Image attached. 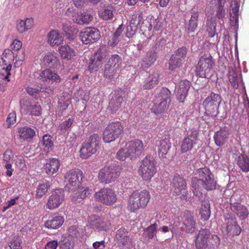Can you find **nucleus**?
Instances as JSON below:
<instances>
[{
    "mask_svg": "<svg viewBox=\"0 0 249 249\" xmlns=\"http://www.w3.org/2000/svg\"><path fill=\"white\" fill-rule=\"evenodd\" d=\"M60 166V161L56 158H52L49 159L45 164L44 170L48 175H53L58 171Z\"/></svg>",
    "mask_w": 249,
    "mask_h": 249,
    "instance_id": "26",
    "label": "nucleus"
},
{
    "mask_svg": "<svg viewBox=\"0 0 249 249\" xmlns=\"http://www.w3.org/2000/svg\"><path fill=\"white\" fill-rule=\"evenodd\" d=\"M58 51L63 59L69 60L72 59L76 54L74 50L68 45H61Z\"/></svg>",
    "mask_w": 249,
    "mask_h": 249,
    "instance_id": "29",
    "label": "nucleus"
},
{
    "mask_svg": "<svg viewBox=\"0 0 249 249\" xmlns=\"http://www.w3.org/2000/svg\"><path fill=\"white\" fill-rule=\"evenodd\" d=\"M201 219L204 221L209 219L211 215L210 203L207 201H202L199 210Z\"/></svg>",
    "mask_w": 249,
    "mask_h": 249,
    "instance_id": "39",
    "label": "nucleus"
},
{
    "mask_svg": "<svg viewBox=\"0 0 249 249\" xmlns=\"http://www.w3.org/2000/svg\"><path fill=\"white\" fill-rule=\"evenodd\" d=\"M196 144V142H195L194 140H191L189 138L184 137L181 145V152L186 153L191 151Z\"/></svg>",
    "mask_w": 249,
    "mask_h": 249,
    "instance_id": "45",
    "label": "nucleus"
},
{
    "mask_svg": "<svg viewBox=\"0 0 249 249\" xmlns=\"http://www.w3.org/2000/svg\"><path fill=\"white\" fill-rule=\"evenodd\" d=\"M5 249H22L20 240L17 237H14Z\"/></svg>",
    "mask_w": 249,
    "mask_h": 249,
    "instance_id": "62",
    "label": "nucleus"
},
{
    "mask_svg": "<svg viewBox=\"0 0 249 249\" xmlns=\"http://www.w3.org/2000/svg\"><path fill=\"white\" fill-rule=\"evenodd\" d=\"M94 197L96 201L106 206L112 205L117 201L115 191L109 188H103L95 192Z\"/></svg>",
    "mask_w": 249,
    "mask_h": 249,
    "instance_id": "11",
    "label": "nucleus"
},
{
    "mask_svg": "<svg viewBox=\"0 0 249 249\" xmlns=\"http://www.w3.org/2000/svg\"><path fill=\"white\" fill-rule=\"evenodd\" d=\"M65 181L69 192L76 190L83 182L84 175L79 169L74 168L67 172L65 175Z\"/></svg>",
    "mask_w": 249,
    "mask_h": 249,
    "instance_id": "8",
    "label": "nucleus"
},
{
    "mask_svg": "<svg viewBox=\"0 0 249 249\" xmlns=\"http://www.w3.org/2000/svg\"><path fill=\"white\" fill-rule=\"evenodd\" d=\"M170 147L171 143L169 138L165 137V138L162 139L158 146L159 156L162 158H165Z\"/></svg>",
    "mask_w": 249,
    "mask_h": 249,
    "instance_id": "31",
    "label": "nucleus"
},
{
    "mask_svg": "<svg viewBox=\"0 0 249 249\" xmlns=\"http://www.w3.org/2000/svg\"><path fill=\"white\" fill-rule=\"evenodd\" d=\"M120 174L119 169L116 167L106 166L100 169L98 178L101 183L107 184L115 181Z\"/></svg>",
    "mask_w": 249,
    "mask_h": 249,
    "instance_id": "12",
    "label": "nucleus"
},
{
    "mask_svg": "<svg viewBox=\"0 0 249 249\" xmlns=\"http://www.w3.org/2000/svg\"><path fill=\"white\" fill-rule=\"evenodd\" d=\"M230 134V129L228 127L224 126L220 128L214 134L213 140L215 144L218 146H222L228 142Z\"/></svg>",
    "mask_w": 249,
    "mask_h": 249,
    "instance_id": "20",
    "label": "nucleus"
},
{
    "mask_svg": "<svg viewBox=\"0 0 249 249\" xmlns=\"http://www.w3.org/2000/svg\"><path fill=\"white\" fill-rule=\"evenodd\" d=\"M40 79L44 82L59 83L61 81L60 77L54 71L49 69L42 71L39 73Z\"/></svg>",
    "mask_w": 249,
    "mask_h": 249,
    "instance_id": "21",
    "label": "nucleus"
},
{
    "mask_svg": "<svg viewBox=\"0 0 249 249\" xmlns=\"http://www.w3.org/2000/svg\"><path fill=\"white\" fill-rule=\"evenodd\" d=\"M116 238L118 241L123 245L130 242L131 239L128 235V231L124 228L119 229L116 233Z\"/></svg>",
    "mask_w": 249,
    "mask_h": 249,
    "instance_id": "36",
    "label": "nucleus"
},
{
    "mask_svg": "<svg viewBox=\"0 0 249 249\" xmlns=\"http://www.w3.org/2000/svg\"><path fill=\"white\" fill-rule=\"evenodd\" d=\"M103 64L93 57H91L89 65V70L90 73L97 71L102 66Z\"/></svg>",
    "mask_w": 249,
    "mask_h": 249,
    "instance_id": "54",
    "label": "nucleus"
},
{
    "mask_svg": "<svg viewBox=\"0 0 249 249\" xmlns=\"http://www.w3.org/2000/svg\"><path fill=\"white\" fill-rule=\"evenodd\" d=\"M122 63V59L120 55L112 54L109 58L107 64L119 70L121 67Z\"/></svg>",
    "mask_w": 249,
    "mask_h": 249,
    "instance_id": "48",
    "label": "nucleus"
},
{
    "mask_svg": "<svg viewBox=\"0 0 249 249\" xmlns=\"http://www.w3.org/2000/svg\"><path fill=\"white\" fill-rule=\"evenodd\" d=\"M168 64L169 70L174 71L181 66L182 62L178 59L172 55L169 60Z\"/></svg>",
    "mask_w": 249,
    "mask_h": 249,
    "instance_id": "60",
    "label": "nucleus"
},
{
    "mask_svg": "<svg viewBox=\"0 0 249 249\" xmlns=\"http://www.w3.org/2000/svg\"><path fill=\"white\" fill-rule=\"evenodd\" d=\"M229 80L232 87L234 89L238 87V78L237 73L234 71H231L229 72Z\"/></svg>",
    "mask_w": 249,
    "mask_h": 249,
    "instance_id": "59",
    "label": "nucleus"
},
{
    "mask_svg": "<svg viewBox=\"0 0 249 249\" xmlns=\"http://www.w3.org/2000/svg\"><path fill=\"white\" fill-rule=\"evenodd\" d=\"M172 186L174 193L178 196L181 195V198L186 199L188 191L186 180L182 177L175 175L172 181Z\"/></svg>",
    "mask_w": 249,
    "mask_h": 249,
    "instance_id": "16",
    "label": "nucleus"
},
{
    "mask_svg": "<svg viewBox=\"0 0 249 249\" xmlns=\"http://www.w3.org/2000/svg\"><path fill=\"white\" fill-rule=\"evenodd\" d=\"M158 58L157 49L153 47L152 50L147 52L145 55L140 62V69L146 70L150 68Z\"/></svg>",
    "mask_w": 249,
    "mask_h": 249,
    "instance_id": "18",
    "label": "nucleus"
},
{
    "mask_svg": "<svg viewBox=\"0 0 249 249\" xmlns=\"http://www.w3.org/2000/svg\"><path fill=\"white\" fill-rule=\"evenodd\" d=\"M42 64L46 67L55 68L59 65V58L54 52H48L42 56Z\"/></svg>",
    "mask_w": 249,
    "mask_h": 249,
    "instance_id": "22",
    "label": "nucleus"
},
{
    "mask_svg": "<svg viewBox=\"0 0 249 249\" xmlns=\"http://www.w3.org/2000/svg\"><path fill=\"white\" fill-rule=\"evenodd\" d=\"M123 101V98L118 94L112 96L109 104V108L112 113H115L121 107Z\"/></svg>",
    "mask_w": 249,
    "mask_h": 249,
    "instance_id": "33",
    "label": "nucleus"
},
{
    "mask_svg": "<svg viewBox=\"0 0 249 249\" xmlns=\"http://www.w3.org/2000/svg\"><path fill=\"white\" fill-rule=\"evenodd\" d=\"M222 229L224 231L231 236L238 235L241 232V227L238 225L236 218L233 217H227L225 219Z\"/></svg>",
    "mask_w": 249,
    "mask_h": 249,
    "instance_id": "17",
    "label": "nucleus"
},
{
    "mask_svg": "<svg viewBox=\"0 0 249 249\" xmlns=\"http://www.w3.org/2000/svg\"><path fill=\"white\" fill-rule=\"evenodd\" d=\"M12 65H8L7 62L1 58L0 59V74L3 75L5 74L6 75L3 79L7 81H10L9 76L11 75Z\"/></svg>",
    "mask_w": 249,
    "mask_h": 249,
    "instance_id": "43",
    "label": "nucleus"
},
{
    "mask_svg": "<svg viewBox=\"0 0 249 249\" xmlns=\"http://www.w3.org/2000/svg\"><path fill=\"white\" fill-rule=\"evenodd\" d=\"M221 96L214 92H212L203 101L205 113L212 118H214L219 113L218 108L221 102Z\"/></svg>",
    "mask_w": 249,
    "mask_h": 249,
    "instance_id": "9",
    "label": "nucleus"
},
{
    "mask_svg": "<svg viewBox=\"0 0 249 249\" xmlns=\"http://www.w3.org/2000/svg\"><path fill=\"white\" fill-rule=\"evenodd\" d=\"M118 71V69L106 64L103 73L104 77L107 79L112 80L117 76Z\"/></svg>",
    "mask_w": 249,
    "mask_h": 249,
    "instance_id": "46",
    "label": "nucleus"
},
{
    "mask_svg": "<svg viewBox=\"0 0 249 249\" xmlns=\"http://www.w3.org/2000/svg\"><path fill=\"white\" fill-rule=\"evenodd\" d=\"M138 172L142 180L150 182L157 172L156 162L153 157L147 155L140 162Z\"/></svg>",
    "mask_w": 249,
    "mask_h": 249,
    "instance_id": "5",
    "label": "nucleus"
},
{
    "mask_svg": "<svg viewBox=\"0 0 249 249\" xmlns=\"http://www.w3.org/2000/svg\"><path fill=\"white\" fill-rule=\"evenodd\" d=\"M97 149H94L86 143H84L81 148L79 153L80 157L83 159H87L92 155L95 153Z\"/></svg>",
    "mask_w": 249,
    "mask_h": 249,
    "instance_id": "38",
    "label": "nucleus"
},
{
    "mask_svg": "<svg viewBox=\"0 0 249 249\" xmlns=\"http://www.w3.org/2000/svg\"><path fill=\"white\" fill-rule=\"evenodd\" d=\"M74 121L73 118H69L68 120L63 121L58 126V129L62 132H66L72 125Z\"/></svg>",
    "mask_w": 249,
    "mask_h": 249,
    "instance_id": "58",
    "label": "nucleus"
},
{
    "mask_svg": "<svg viewBox=\"0 0 249 249\" xmlns=\"http://www.w3.org/2000/svg\"><path fill=\"white\" fill-rule=\"evenodd\" d=\"M151 198L149 191L146 189L134 191L127 200L126 209L130 213H136L145 209Z\"/></svg>",
    "mask_w": 249,
    "mask_h": 249,
    "instance_id": "3",
    "label": "nucleus"
},
{
    "mask_svg": "<svg viewBox=\"0 0 249 249\" xmlns=\"http://www.w3.org/2000/svg\"><path fill=\"white\" fill-rule=\"evenodd\" d=\"M230 207L231 211L236 213L240 219L244 220L248 217L249 213L247 208L240 203H231Z\"/></svg>",
    "mask_w": 249,
    "mask_h": 249,
    "instance_id": "28",
    "label": "nucleus"
},
{
    "mask_svg": "<svg viewBox=\"0 0 249 249\" xmlns=\"http://www.w3.org/2000/svg\"><path fill=\"white\" fill-rule=\"evenodd\" d=\"M171 102V93L167 88H162L156 96L152 112L155 114L160 113L169 107Z\"/></svg>",
    "mask_w": 249,
    "mask_h": 249,
    "instance_id": "6",
    "label": "nucleus"
},
{
    "mask_svg": "<svg viewBox=\"0 0 249 249\" xmlns=\"http://www.w3.org/2000/svg\"><path fill=\"white\" fill-rule=\"evenodd\" d=\"M12 65H8L7 62L1 58L0 59V74L3 75L5 74L6 75L3 79L7 81H10L9 76L11 75Z\"/></svg>",
    "mask_w": 249,
    "mask_h": 249,
    "instance_id": "42",
    "label": "nucleus"
},
{
    "mask_svg": "<svg viewBox=\"0 0 249 249\" xmlns=\"http://www.w3.org/2000/svg\"><path fill=\"white\" fill-rule=\"evenodd\" d=\"M220 243V239L217 235L210 234L208 243L207 249H217Z\"/></svg>",
    "mask_w": 249,
    "mask_h": 249,
    "instance_id": "51",
    "label": "nucleus"
},
{
    "mask_svg": "<svg viewBox=\"0 0 249 249\" xmlns=\"http://www.w3.org/2000/svg\"><path fill=\"white\" fill-rule=\"evenodd\" d=\"M18 133L21 139L28 141L35 136L36 132L31 127L23 126L18 128Z\"/></svg>",
    "mask_w": 249,
    "mask_h": 249,
    "instance_id": "32",
    "label": "nucleus"
},
{
    "mask_svg": "<svg viewBox=\"0 0 249 249\" xmlns=\"http://www.w3.org/2000/svg\"><path fill=\"white\" fill-rule=\"evenodd\" d=\"M62 30L68 37L76 34L78 30L74 26H72L70 23H64L62 25Z\"/></svg>",
    "mask_w": 249,
    "mask_h": 249,
    "instance_id": "50",
    "label": "nucleus"
},
{
    "mask_svg": "<svg viewBox=\"0 0 249 249\" xmlns=\"http://www.w3.org/2000/svg\"><path fill=\"white\" fill-rule=\"evenodd\" d=\"M48 41L51 46L59 45L63 41V37L59 32L54 30L51 31L48 35Z\"/></svg>",
    "mask_w": 249,
    "mask_h": 249,
    "instance_id": "35",
    "label": "nucleus"
},
{
    "mask_svg": "<svg viewBox=\"0 0 249 249\" xmlns=\"http://www.w3.org/2000/svg\"><path fill=\"white\" fill-rule=\"evenodd\" d=\"M100 140V138L99 135L97 134H94L89 137L85 143L91 146L94 149H97Z\"/></svg>",
    "mask_w": 249,
    "mask_h": 249,
    "instance_id": "55",
    "label": "nucleus"
},
{
    "mask_svg": "<svg viewBox=\"0 0 249 249\" xmlns=\"http://www.w3.org/2000/svg\"><path fill=\"white\" fill-rule=\"evenodd\" d=\"M144 151V144L139 139H135L127 142L124 147L117 152L116 158L122 161L126 159L130 160L139 158Z\"/></svg>",
    "mask_w": 249,
    "mask_h": 249,
    "instance_id": "4",
    "label": "nucleus"
},
{
    "mask_svg": "<svg viewBox=\"0 0 249 249\" xmlns=\"http://www.w3.org/2000/svg\"><path fill=\"white\" fill-rule=\"evenodd\" d=\"M210 231L207 229H201L196 236L195 246L197 249H206L210 238Z\"/></svg>",
    "mask_w": 249,
    "mask_h": 249,
    "instance_id": "19",
    "label": "nucleus"
},
{
    "mask_svg": "<svg viewBox=\"0 0 249 249\" xmlns=\"http://www.w3.org/2000/svg\"><path fill=\"white\" fill-rule=\"evenodd\" d=\"M196 174L198 178L193 177L191 180V186L195 196H201L203 189L212 191L216 188V181L209 168L206 166L199 168L196 170Z\"/></svg>",
    "mask_w": 249,
    "mask_h": 249,
    "instance_id": "1",
    "label": "nucleus"
},
{
    "mask_svg": "<svg viewBox=\"0 0 249 249\" xmlns=\"http://www.w3.org/2000/svg\"><path fill=\"white\" fill-rule=\"evenodd\" d=\"M106 56L107 52L106 50L103 48H100L96 52L93 57L103 64V62L106 59Z\"/></svg>",
    "mask_w": 249,
    "mask_h": 249,
    "instance_id": "63",
    "label": "nucleus"
},
{
    "mask_svg": "<svg viewBox=\"0 0 249 249\" xmlns=\"http://www.w3.org/2000/svg\"><path fill=\"white\" fill-rule=\"evenodd\" d=\"M190 88V82L188 80L185 79L180 81L177 91V99L179 102L184 103Z\"/></svg>",
    "mask_w": 249,
    "mask_h": 249,
    "instance_id": "23",
    "label": "nucleus"
},
{
    "mask_svg": "<svg viewBox=\"0 0 249 249\" xmlns=\"http://www.w3.org/2000/svg\"><path fill=\"white\" fill-rule=\"evenodd\" d=\"M42 142L44 147L45 151L49 152L52 150L53 146V137L51 135L47 134L44 135Z\"/></svg>",
    "mask_w": 249,
    "mask_h": 249,
    "instance_id": "49",
    "label": "nucleus"
},
{
    "mask_svg": "<svg viewBox=\"0 0 249 249\" xmlns=\"http://www.w3.org/2000/svg\"><path fill=\"white\" fill-rule=\"evenodd\" d=\"M199 12L193 10L191 12V18L189 21L188 31L189 33H193L196 29L198 26Z\"/></svg>",
    "mask_w": 249,
    "mask_h": 249,
    "instance_id": "37",
    "label": "nucleus"
},
{
    "mask_svg": "<svg viewBox=\"0 0 249 249\" xmlns=\"http://www.w3.org/2000/svg\"><path fill=\"white\" fill-rule=\"evenodd\" d=\"M49 188V182L40 183L36 188V197L37 198H42L48 192Z\"/></svg>",
    "mask_w": 249,
    "mask_h": 249,
    "instance_id": "47",
    "label": "nucleus"
},
{
    "mask_svg": "<svg viewBox=\"0 0 249 249\" xmlns=\"http://www.w3.org/2000/svg\"><path fill=\"white\" fill-rule=\"evenodd\" d=\"M16 165L17 167L20 170H25L26 165L24 157L22 156H18L16 159Z\"/></svg>",
    "mask_w": 249,
    "mask_h": 249,
    "instance_id": "64",
    "label": "nucleus"
},
{
    "mask_svg": "<svg viewBox=\"0 0 249 249\" xmlns=\"http://www.w3.org/2000/svg\"><path fill=\"white\" fill-rule=\"evenodd\" d=\"M196 221L193 212L185 211L180 218H178L173 224H171L170 231L173 234H182L184 232L192 233L196 229Z\"/></svg>",
    "mask_w": 249,
    "mask_h": 249,
    "instance_id": "2",
    "label": "nucleus"
},
{
    "mask_svg": "<svg viewBox=\"0 0 249 249\" xmlns=\"http://www.w3.org/2000/svg\"><path fill=\"white\" fill-rule=\"evenodd\" d=\"M187 51L185 47H181L178 48L172 55L177 59H178L181 62L185 60L186 57Z\"/></svg>",
    "mask_w": 249,
    "mask_h": 249,
    "instance_id": "57",
    "label": "nucleus"
},
{
    "mask_svg": "<svg viewBox=\"0 0 249 249\" xmlns=\"http://www.w3.org/2000/svg\"><path fill=\"white\" fill-rule=\"evenodd\" d=\"M79 37L84 44H91L100 38V31L95 28L88 27L80 32Z\"/></svg>",
    "mask_w": 249,
    "mask_h": 249,
    "instance_id": "15",
    "label": "nucleus"
},
{
    "mask_svg": "<svg viewBox=\"0 0 249 249\" xmlns=\"http://www.w3.org/2000/svg\"><path fill=\"white\" fill-rule=\"evenodd\" d=\"M100 218L101 217L96 215L90 216L88 220L89 226L93 229L97 230L99 221L101 220Z\"/></svg>",
    "mask_w": 249,
    "mask_h": 249,
    "instance_id": "61",
    "label": "nucleus"
},
{
    "mask_svg": "<svg viewBox=\"0 0 249 249\" xmlns=\"http://www.w3.org/2000/svg\"><path fill=\"white\" fill-rule=\"evenodd\" d=\"M159 82V75L157 73L150 74L146 79L143 88L144 89H150L157 86Z\"/></svg>",
    "mask_w": 249,
    "mask_h": 249,
    "instance_id": "30",
    "label": "nucleus"
},
{
    "mask_svg": "<svg viewBox=\"0 0 249 249\" xmlns=\"http://www.w3.org/2000/svg\"><path fill=\"white\" fill-rule=\"evenodd\" d=\"M64 222V218L60 215H55L50 217L44 224L45 228L49 229L56 230L60 227Z\"/></svg>",
    "mask_w": 249,
    "mask_h": 249,
    "instance_id": "27",
    "label": "nucleus"
},
{
    "mask_svg": "<svg viewBox=\"0 0 249 249\" xmlns=\"http://www.w3.org/2000/svg\"><path fill=\"white\" fill-rule=\"evenodd\" d=\"M114 8L112 6H106L100 9L99 15L104 20H109L114 16Z\"/></svg>",
    "mask_w": 249,
    "mask_h": 249,
    "instance_id": "40",
    "label": "nucleus"
},
{
    "mask_svg": "<svg viewBox=\"0 0 249 249\" xmlns=\"http://www.w3.org/2000/svg\"><path fill=\"white\" fill-rule=\"evenodd\" d=\"M225 0H218L216 5L215 18L223 20L226 15L225 9L224 8Z\"/></svg>",
    "mask_w": 249,
    "mask_h": 249,
    "instance_id": "44",
    "label": "nucleus"
},
{
    "mask_svg": "<svg viewBox=\"0 0 249 249\" xmlns=\"http://www.w3.org/2000/svg\"><path fill=\"white\" fill-rule=\"evenodd\" d=\"M64 200V192L62 189L52 191L46 204V208L50 210L58 208Z\"/></svg>",
    "mask_w": 249,
    "mask_h": 249,
    "instance_id": "14",
    "label": "nucleus"
},
{
    "mask_svg": "<svg viewBox=\"0 0 249 249\" xmlns=\"http://www.w3.org/2000/svg\"><path fill=\"white\" fill-rule=\"evenodd\" d=\"M77 190L71 195V200L73 202H80L85 198L89 195L92 190L88 187L79 186L77 188Z\"/></svg>",
    "mask_w": 249,
    "mask_h": 249,
    "instance_id": "25",
    "label": "nucleus"
},
{
    "mask_svg": "<svg viewBox=\"0 0 249 249\" xmlns=\"http://www.w3.org/2000/svg\"><path fill=\"white\" fill-rule=\"evenodd\" d=\"M216 22L215 18L208 16L206 20V32L209 37H213L216 34Z\"/></svg>",
    "mask_w": 249,
    "mask_h": 249,
    "instance_id": "34",
    "label": "nucleus"
},
{
    "mask_svg": "<svg viewBox=\"0 0 249 249\" xmlns=\"http://www.w3.org/2000/svg\"><path fill=\"white\" fill-rule=\"evenodd\" d=\"M8 63V65H12L15 58L13 52L9 49H5L0 58Z\"/></svg>",
    "mask_w": 249,
    "mask_h": 249,
    "instance_id": "52",
    "label": "nucleus"
},
{
    "mask_svg": "<svg viewBox=\"0 0 249 249\" xmlns=\"http://www.w3.org/2000/svg\"><path fill=\"white\" fill-rule=\"evenodd\" d=\"M34 25V19L26 18L24 19H18L16 23V30L19 34H22L31 29Z\"/></svg>",
    "mask_w": 249,
    "mask_h": 249,
    "instance_id": "24",
    "label": "nucleus"
},
{
    "mask_svg": "<svg viewBox=\"0 0 249 249\" xmlns=\"http://www.w3.org/2000/svg\"><path fill=\"white\" fill-rule=\"evenodd\" d=\"M157 224L155 223L151 224L147 227L146 231L147 232V236L149 239H152L155 237L156 240H158L156 236L157 233Z\"/></svg>",
    "mask_w": 249,
    "mask_h": 249,
    "instance_id": "56",
    "label": "nucleus"
},
{
    "mask_svg": "<svg viewBox=\"0 0 249 249\" xmlns=\"http://www.w3.org/2000/svg\"><path fill=\"white\" fill-rule=\"evenodd\" d=\"M97 230L99 231H107L109 230L111 223L107 217H101Z\"/></svg>",
    "mask_w": 249,
    "mask_h": 249,
    "instance_id": "53",
    "label": "nucleus"
},
{
    "mask_svg": "<svg viewBox=\"0 0 249 249\" xmlns=\"http://www.w3.org/2000/svg\"><path fill=\"white\" fill-rule=\"evenodd\" d=\"M21 108L31 116H39L42 113L41 106L32 99L23 98L20 101Z\"/></svg>",
    "mask_w": 249,
    "mask_h": 249,
    "instance_id": "13",
    "label": "nucleus"
},
{
    "mask_svg": "<svg viewBox=\"0 0 249 249\" xmlns=\"http://www.w3.org/2000/svg\"><path fill=\"white\" fill-rule=\"evenodd\" d=\"M237 163L243 172L249 171V159L244 154H241L238 157Z\"/></svg>",
    "mask_w": 249,
    "mask_h": 249,
    "instance_id": "41",
    "label": "nucleus"
},
{
    "mask_svg": "<svg viewBox=\"0 0 249 249\" xmlns=\"http://www.w3.org/2000/svg\"><path fill=\"white\" fill-rule=\"evenodd\" d=\"M214 61L210 55L201 56L196 66V74L202 78H208L213 71Z\"/></svg>",
    "mask_w": 249,
    "mask_h": 249,
    "instance_id": "10",
    "label": "nucleus"
},
{
    "mask_svg": "<svg viewBox=\"0 0 249 249\" xmlns=\"http://www.w3.org/2000/svg\"><path fill=\"white\" fill-rule=\"evenodd\" d=\"M124 125L120 121L111 122L104 131L103 141L106 143L113 142L124 133Z\"/></svg>",
    "mask_w": 249,
    "mask_h": 249,
    "instance_id": "7",
    "label": "nucleus"
}]
</instances>
